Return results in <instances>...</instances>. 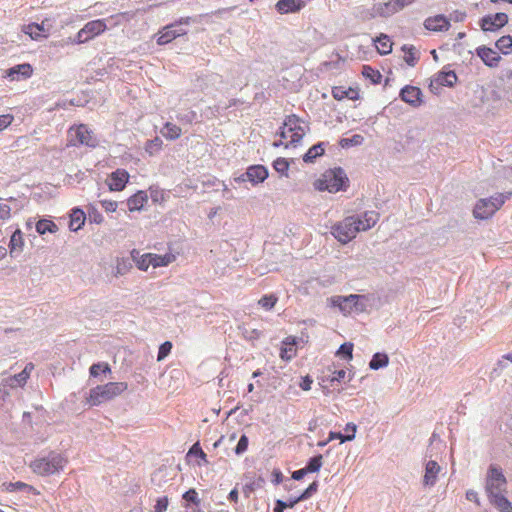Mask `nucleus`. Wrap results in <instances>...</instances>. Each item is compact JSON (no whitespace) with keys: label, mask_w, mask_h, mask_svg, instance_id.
<instances>
[{"label":"nucleus","mask_w":512,"mask_h":512,"mask_svg":"<svg viewBox=\"0 0 512 512\" xmlns=\"http://www.w3.org/2000/svg\"><path fill=\"white\" fill-rule=\"evenodd\" d=\"M318 192L336 194L346 192L350 187V179L341 166L326 169L319 178L313 182Z\"/></svg>","instance_id":"1"},{"label":"nucleus","mask_w":512,"mask_h":512,"mask_svg":"<svg viewBox=\"0 0 512 512\" xmlns=\"http://www.w3.org/2000/svg\"><path fill=\"white\" fill-rule=\"evenodd\" d=\"M68 459L62 453L51 450L47 454L38 455L30 462V469L37 475L48 477L64 470Z\"/></svg>","instance_id":"2"},{"label":"nucleus","mask_w":512,"mask_h":512,"mask_svg":"<svg viewBox=\"0 0 512 512\" xmlns=\"http://www.w3.org/2000/svg\"><path fill=\"white\" fill-rule=\"evenodd\" d=\"M202 15L199 16H186L175 19L173 22L162 27L156 36V43L160 46L167 45L173 40L185 36L189 30L187 26L192 23H198Z\"/></svg>","instance_id":"3"},{"label":"nucleus","mask_w":512,"mask_h":512,"mask_svg":"<svg viewBox=\"0 0 512 512\" xmlns=\"http://www.w3.org/2000/svg\"><path fill=\"white\" fill-rule=\"evenodd\" d=\"M366 296L362 294L335 295L327 298V305L337 308L344 316L362 313L366 310Z\"/></svg>","instance_id":"4"},{"label":"nucleus","mask_w":512,"mask_h":512,"mask_svg":"<svg viewBox=\"0 0 512 512\" xmlns=\"http://www.w3.org/2000/svg\"><path fill=\"white\" fill-rule=\"evenodd\" d=\"M511 196V192H506L478 199L473 208V216L478 220L492 218Z\"/></svg>","instance_id":"5"},{"label":"nucleus","mask_w":512,"mask_h":512,"mask_svg":"<svg viewBox=\"0 0 512 512\" xmlns=\"http://www.w3.org/2000/svg\"><path fill=\"white\" fill-rule=\"evenodd\" d=\"M359 222H356L352 216L344 218L331 226V235L342 245L348 244L356 238L359 233Z\"/></svg>","instance_id":"6"},{"label":"nucleus","mask_w":512,"mask_h":512,"mask_svg":"<svg viewBox=\"0 0 512 512\" xmlns=\"http://www.w3.org/2000/svg\"><path fill=\"white\" fill-rule=\"evenodd\" d=\"M507 478L503 469L497 464H490L487 469L485 479V492L487 495L491 493L506 492Z\"/></svg>","instance_id":"7"},{"label":"nucleus","mask_w":512,"mask_h":512,"mask_svg":"<svg viewBox=\"0 0 512 512\" xmlns=\"http://www.w3.org/2000/svg\"><path fill=\"white\" fill-rule=\"evenodd\" d=\"M458 82L457 73L450 69V64L438 71L429 83V90L434 95L440 94L441 87L454 88Z\"/></svg>","instance_id":"8"},{"label":"nucleus","mask_w":512,"mask_h":512,"mask_svg":"<svg viewBox=\"0 0 512 512\" xmlns=\"http://www.w3.org/2000/svg\"><path fill=\"white\" fill-rule=\"evenodd\" d=\"M71 144L73 146H87L95 148L99 145V139L86 124H79L71 128Z\"/></svg>","instance_id":"9"},{"label":"nucleus","mask_w":512,"mask_h":512,"mask_svg":"<svg viewBox=\"0 0 512 512\" xmlns=\"http://www.w3.org/2000/svg\"><path fill=\"white\" fill-rule=\"evenodd\" d=\"M284 126H286L288 133H291V139L285 144V148L298 147L305 136V130L301 126L302 119L296 114H290L285 117Z\"/></svg>","instance_id":"10"},{"label":"nucleus","mask_w":512,"mask_h":512,"mask_svg":"<svg viewBox=\"0 0 512 512\" xmlns=\"http://www.w3.org/2000/svg\"><path fill=\"white\" fill-rule=\"evenodd\" d=\"M509 17L505 12L486 14L479 19V26L484 32H498L508 24Z\"/></svg>","instance_id":"11"},{"label":"nucleus","mask_w":512,"mask_h":512,"mask_svg":"<svg viewBox=\"0 0 512 512\" xmlns=\"http://www.w3.org/2000/svg\"><path fill=\"white\" fill-rule=\"evenodd\" d=\"M399 98L413 108H418L424 103L422 90L409 84L400 89Z\"/></svg>","instance_id":"12"},{"label":"nucleus","mask_w":512,"mask_h":512,"mask_svg":"<svg viewBox=\"0 0 512 512\" xmlns=\"http://www.w3.org/2000/svg\"><path fill=\"white\" fill-rule=\"evenodd\" d=\"M129 180L130 174L128 171L117 168L109 174L106 184L110 192H121L126 188Z\"/></svg>","instance_id":"13"},{"label":"nucleus","mask_w":512,"mask_h":512,"mask_svg":"<svg viewBox=\"0 0 512 512\" xmlns=\"http://www.w3.org/2000/svg\"><path fill=\"white\" fill-rule=\"evenodd\" d=\"M33 66L30 63H21L6 69L3 78L9 81H21L30 78L33 75Z\"/></svg>","instance_id":"14"},{"label":"nucleus","mask_w":512,"mask_h":512,"mask_svg":"<svg viewBox=\"0 0 512 512\" xmlns=\"http://www.w3.org/2000/svg\"><path fill=\"white\" fill-rule=\"evenodd\" d=\"M269 177V170L265 165L252 164L246 168V179L252 186H258Z\"/></svg>","instance_id":"15"},{"label":"nucleus","mask_w":512,"mask_h":512,"mask_svg":"<svg viewBox=\"0 0 512 512\" xmlns=\"http://www.w3.org/2000/svg\"><path fill=\"white\" fill-rule=\"evenodd\" d=\"M311 0H278L275 10L281 15L300 12Z\"/></svg>","instance_id":"16"},{"label":"nucleus","mask_w":512,"mask_h":512,"mask_svg":"<svg viewBox=\"0 0 512 512\" xmlns=\"http://www.w3.org/2000/svg\"><path fill=\"white\" fill-rule=\"evenodd\" d=\"M475 53L481 59L484 65L489 68L497 67L502 59L499 53L486 45L478 46L475 49Z\"/></svg>","instance_id":"17"},{"label":"nucleus","mask_w":512,"mask_h":512,"mask_svg":"<svg viewBox=\"0 0 512 512\" xmlns=\"http://www.w3.org/2000/svg\"><path fill=\"white\" fill-rule=\"evenodd\" d=\"M68 217V228L71 232H78L83 228L87 220L86 212L80 206L71 208L68 212Z\"/></svg>","instance_id":"18"},{"label":"nucleus","mask_w":512,"mask_h":512,"mask_svg":"<svg viewBox=\"0 0 512 512\" xmlns=\"http://www.w3.org/2000/svg\"><path fill=\"white\" fill-rule=\"evenodd\" d=\"M25 240L24 234L21 229L16 226V229L12 232L9 242L8 251L11 258H17L24 250Z\"/></svg>","instance_id":"19"},{"label":"nucleus","mask_w":512,"mask_h":512,"mask_svg":"<svg viewBox=\"0 0 512 512\" xmlns=\"http://www.w3.org/2000/svg\"><path fill=\"white\" fill-rule=\"evenodd\" d=\"M424 28L433 32H443L449 30L451 24L450 19L444 14H437L424 20Z\"/></svg>","instance_id":"20"},{"label":"nucleus","mask_w":512,"mask_h":512,"mask_svg":"<svg viewBox=\"0 0 512 512\" xmlns=\"http://www.w3.org/2000/svg\"><path fill=\"white\" fill-rule=\"evenodd\" d=\"M329 146L328 141H319L313 144L303 155L302 161L306 164L315 163V161L325 154L326 147Z\"/></svg>","instance_id":"21"},{"label":"nucleus","mask_w":512,"mask_h":512,"mask_svg":"<svg viewBox=\"0 0 512 512\" xmlns=\"http://www.w3.org/2000/svg\"><path fill=\"white\" fill-rule=\"evenodd\" d=\"M379 213L376 211H366L362 214L353 215L356 222H359V232L367 231L374 227L379 220Z\"/></svg>","instance_id":"22"},{"label":"nucleus","mask_w":512,"mask_h":512,"mask_svg":"<svg viewBox=\"0 0 512 512\" xmlns=\"http://www.w3.org/2000/svg\"><path fill=\"white\" fill-rule=\"evenodd\" d=\"M85 399L89 407H97L102 405L103 403L110 401V399H108V396H106V393L102 388V385H97L91 388L87 393Z\"/></svg>","instance_id":"23"},{"label":"nucleus","mask_w":512,"mask_h":512,"mask_svg":"<svg viewBox=\"0 0 512 512\" xmlns=\"http://www.w3.org/2000/svg\"><path fill=\"white\" fill-rule=\"evenodd\" d=\"M245 477L247 479H250V482L244 484L242 488L246 498H249L250 494L253 493L254 491L263 488L266 483L263 474L254 473L252 475V473H248L245 475Z\"/></svg>","instance_id":"24"},{"label":"nucleus","mask_w":512,"mask_h":512,"mask_svg":"<svg viewBox=\"0 0 512 512\" xmlns=\"http://www.w3.org/2000/svg\"><path fill=\"white\" fill-rule=\"evenodd\" d=\"M440 465L435 460H429L425 465V473L423 477V485L432 487L436 484L438 474L440 472Z\"/></svg>","instance_id":"25"},{"label":"nucleus","mask_w":512,"mask_h":512,"mask_svg":"<svg viewBox=\"0 0 512 512\" xmlns=\"http://www.w3.org/2000/svg\"><path fill=\"white\" fill-rule=\"evenodd\" d=\"M504 493L505 492L491 493L487 495V497L490 504L499 512H512V503Z\"/></svg>","instance_id":"26"},{"label":"nucleus","mask_w":512,"mask_h":512,"mask_svg":"<svg viewBox=\"0 0 512 512\" xmlns=\"http://www.w3.org/2000/svg\"><path fill=\"white\" fill-rule=\"evenodd\" d=\"M83 28L84 32L87 33L90 40H92L107 30V19H95L88 21Z\"/></svg>","instance_id":"27"},{"label":"nucleus","mask_w":512,"mask_h":512,"mask_svg":"<svg viewBox=\"0 0 512 512\" xmlns=\"http://www.w3.org/2000/svg\"><path fill=\"white\" fill-rule=\"evenodd\" d=\"M331 94L335 100L341 101L344 99H349L356 101L360 99V92L358 88L348 87L345 88L343 86H334L332 88Z\"/></svg>","instance_id":"28"},{"label":"nucleus","mask_w":512,"mask_h":512,"mask_svg":"<svg viewBox=\"0 0 512 512\" xmlns=\"http://www.w3.org/2000/svg\"><path fill=\"white\" fill-rule=\"evenodd\" d=\"M148 202L147 191L137 190L127 199V206L130 212L141 211Z\"/></svg>","instance_id":"29"},{"label":"nucleus","mask_w":512,"mask_h":512,"mask_svg":"<svg viewBox=\"0 0 512 512\" xmlns=\"http://www.w3.org/2000/svg\"><path fill=\"white\" fill-rule=\"evenodd\" d=\"M346 377V371L344 369L334 370L331 374L321 377L320 385L323 388L325 395L329 393L328 386H333L335 383H341Z\"/></svg>","instance_id":"30"},{"label":"nucleus","mask_w":512,"mask_h":512,"mask_svg":"<svg viewBox=\"0 0 512 512\" xmlns=\"http://www.w3.org/2000/svg\"><path fill=\"white\" fill-rule=\"evenodd\" d=\"M130 256L136 267L141 271H147L149 266H152V253L140 254L139 250L132 249Z\"/></svg>","instance_id":"31"},{"label":"nucleus","mask_w":512,"mask_h":512,"mask_svg":"<svg viewBox=\"0 0 512 512\" xmlns=\"http://www.w3.org/2000/svg\"><path fill=\"white\" fill-rule=\"evenodd\" d=\"M35 230L40 236H43L46 233L55 234L59 228L51 218L44 216L35 223Z\"/></svg>","instance_id":"32"},{"label":"nucleus","mask_w":512,"mask_h":512,"mask_svg":"<svg viewBox=\"0 0 512 512\" xmlns=\"http://www.w3.org/2000/svg\"><path fill=\"white\" fill-rule=\"evenodd\" d=\"M107 374H112L111 366L108 362H96L89 367L90 377L95 378L101 382L103 381V376L105 377Z\"/></svg>","instance_id":"33"},{"label":"nucleus","mask_w":512,"mask_h":512,"mask_svg":"<svg viewBox=\"0 0 512 512\" xmlns=\"http://www.w3.org/2000/svg\"><path fill=\"white\" fill-rule=\"evenodd\" d=\"M373 43L377 52L382 56L388 55L392 52V42L387 34L380 33L373 39Z\"/></svg>","instance_id":"34"},{"label":"nucleus","mask_w":512,"mask_h":512,"mask_svg":"<svg viewBox=\"0 0 512 512\" xmlns=\"http://www.w3.org/2000/svg\"><path fill=\"white\" fill-rule=\"evenodd\" d=\"M374 10L376 11V15L387 18L390 17L396 13H398L400 10L397 8L393 0H389L387 2L381 3H374Z\"/></svg>","instance_id":"35"},{"label":"nucleus","mask_w":512,"mask_h":512,"mask_svg":"<svg viewBox=\"0 0 512 512\" xmlns=\"http://www.w3.org/2000/svg\"><path fill=\"white\" fill-rule=\"evenodd\" d=\"M22 31L29 35L31 39L38 40L40 37H47L48 32L44 28V23L31 22L23 26Z\"/></svg>","instance_id":"36"},{"label":"nucleus","mask_w":512,"mask_h":512,"mask_svg":"<svg viewBox=\"0 0 512 512\" xmlns=\"http://www.w3.org/2000/svg\"><path fill=\"white\" fill-rule=\"evenodd\" d=\"M28 380L27 371H20L8 378L2 380L3 386H8L11 389H15L17 387H24Z\"/></svg>","instance_id":"37"},{"label":"nucleus","mask_w":512,"mask_h":512,"mask_svg":"<svg viewBox=\"0 0 512 512\" xmlns=\"http://www.w3.org/2000/svg\"><path fill=\"white\" fill-rule=\"evenodd\" d=\"M102 388L104 389L106 396H108V399L112 400L116 396L122 394L125 390H127L128 385L126 382H108L106 384L102 385Z\"/></svg>","instance_id":"38"},{"label":"nucleus","mask_w":512,"mask_h":512,"mask_svg":"<svg viewBox=\"0 0 512 512\" xmlns=\"http://www.w3.org/2000/svg\"><path fill=\"white\" fill-rule=\"evenodd\" d=\"M401 51L404 53V61L409 67H414L420 59L416 47L411 44H404L401 46Z\"/></svg>","instance_id":"39"},{"label":"nucleus","mask_w":512,"mask_h":512,"mask_svg":"<svg viewBox=\"0 0 512 512\" xmlns=\"http://www.w3.org/2000/svg\"><path fill=\"white\" fill-rule=\"evenodd\" d=\"M149 196L154 204H163L169 198L170 191L162 189L159 185H151L148 188Z\"/></svg>","instance_id":"40"},{"label":"nucleus","mask_w":512,"mask_h":512,"mask_svg":"<svg viewBox=\"0 0 512 512\" xmlns=\"http://www.w3.org/2000/svg\"><path fill=\"white\" fill-rule=\"evenodd\" d=\"M388 364L389 356L386 352H375L369 361V369L377 371L387 367Z\"/></svg>","instance_id":"41"},{"label":"nucleus","mask_w":512,"mask_h":512,"mask_svg":"<svg viewBox=\"0 0 512 512\" xmlns=\"http://www.w3.org/2000/svg\"><path fill=\"white\" fill-rule=\"evenodd\" d=\"M160 133L167 140L174 141L181 136L182 131L181 128L176 124L167 121L161 128Z\"/></svg>","instance_id":"42"},{"label":"nucleus","mask_w":512,"mask_h":512,"mask_svg":"<svg viewBox=\"0 0 512 512\" xmlns=\"http://www.w3.org/2000/svg\"><path fill=\"white\" fill-rule=\"evenodd\" d=\"M182 499L184 501V508L186 510L190 509L191 506H201V499L199 498L198 492L196 491L195 488H190L186 490L182 494Z\"/></svg>","instance_id":"43"},{"label":"nucleus","mask_w":512,"mask_h":512,"mask_svg":"<svg viewBox=\"0 0 512 512\" xmlns=\"http://www.w3.org/2000/svg\"><path fill=\"white\" fill-rule=\"evenodd\" d=\"M293 159H287L284 157H277L272 162L273 169L280 175V177H289L290 163Z\"/></svg>","instance_id":"44"},{"label":"nucleus","mask_w":512,"mask_h":512,"mask_svg":"<svg viewBox=\"0 0 512 512\" xmlns=\"http://www.w3.org/2000/svg\"><path fill=\"white\" fill-rule=\"evenodd\" d=\"M362 75L365 79L369 80L371 84L377 85L382 81V74L376 68L370 65H364L362 68Z\"/></svg>","instance_id":"45"},{"label":"nucleus","mask_w":512,"mask_h":512,"mask_svg":"<svg viewBox=\"0 0 512 512\" xmlns=\"http://www.w3.org/2000/svg\"><path fill=\"white\" fill-rule=\"evenodd\" d=\"M323 466V455L317 453L312 457L308 458L304 468L308 472V474L317 473Z\"/></svg>","instance_id":"46"},{"label":"nucleus","mask_w":512,"mask_h":512,"mask_svg":"<svg viewBox=\"0 0 512 512\" xmlns=\"http://www.w3.org/2000/svg\"><path fill=\"white\" fill-rule=\"evenodd\" d=\"M133 260L130 257L117 258V265L114 275L116 277L123 276L128 273L133 267Z\"/></svg>","instance_id":"47"},{"label":"nucleus","mask_w":512,"mask_h":512,"mask_svg":"<svg viewBox=\"0 0 512 512\" xmlns=\"http://www.w3.org/2000/svg\"><path fill=\"white\" fill-rule=\"evenodd\" d=\"M496 48L503 55H510L512 53V36L503 35L495 42Z\"/></svg>","instance_id":"48"},{"label":"nucleus","mask_w":512,"mask_h":512,"mask_svg":"<svg viewBox=\"0 0 512 512\" xmlns=\"http://www.w3.org/2000/svg\"><path fill=\"white\" fill-rule=\"evenodd\" d=\"M226 111L227 107L225 106V104L223 105L221 103H218L213 106L206 107L202 112V116H204L207 119H212L224 115Z\"/></svg>","instance_id":"49"},{"label":"nucleus","mask_w":512,"mask_h":512,"mask_svg":"<svg viewBox=\"0 0 512 512\" xmlns=\"http://www.w3.org/2000/svg\"><path fill=\"white\" fill-rule=\"evenodd\" d=\"M376 11L374 10V5L371 8H366L364 6H359L354 11V16L356 19L360 21H369L377 17Z\"/></svg>","instance_id":"50"},{"label":"nucleus","mask_w":512,"mask_h":512,"mask_svg":"<svg viewBox=\"0 0 512 512\" xmlns=\"http://www.w3.org/2000/svg\"><path fill=\"white\" fill-rule=\"evenodd\" d=\"M175 256L171 253H166L163 255L152 253V266L154 268L158 267H166L172 261H174Z\"/></svg>","instance_id":"51"},{"label":"nucleus","mask_w":512,"mask_h":512,"mask_svg":"<svg viewBox=\"0 0 512 512\" xmlns=\"http://www.w3.org/2000/svg\"><path fill=\"white\" fill-rule=\"evenodd\" d=\"M163 146V141L159 136H155L152 139H149L146 141L144 150L147 154L150 156H153L154 154L158 153Z\"/></svg>","instance_id":"52"},{"label":"nucleus","mask_w":512,"mask_h":512,"mask_svg":"<svg viewBox=\"0 0 512 512\" xmlns=\"http://www.w3.org/2000/svg\"><path fill=\"white\" fill-rule=\"evenodd\" d=\"M353 348L352 342H344L337 349L336 356L345 361H351L353 358Z\"/></svg>","instance_id":"53"},{"label":"nucleus","mask_w":512,"mask_h":512,"mask_svg":"<svg viewBox=\"0 0 512 512\" xmlns=\"http://www.w3.org/2000/svg\"><path fill=\"white\" fill-rule=\"evenodd\" d=\"M239 330L243 338L247 341H256L263 335L262 331L250 328L246 324L239 326Z\"/></svg>","instance_id":"54"},{"label":"nucleus","mask_w":512,"mask_h":512,"mask_svg":"<svg viewBox=\"0 0 512 512\" xmlns=\"http://www.w3.org/2000/svg\"><path fill=\"white\" fill-rule=\"evenodd\" d=\"M364 142V137L360 134H354L349 138H341L339 140V145L343 149H348L350 147L360 146Z\"/></svg>","instance_id":"55"},{"label":"nucleus","mask_w":512,"mask_h":512,"mask_svg":"<svg viewBox=\"0 0 512 512\" xmlns=\"http://www.w3.org/2000/svg\"><path fill=\"white\" fill-rule=\"evenodd\" d=\"M87 219L91 224H101L104 221V217L101 212L97 209L94 204H89L87 206Z\"/></svg>","instance_id":"56"},{"label":"nucleus","mask_w":512,"mask_h":512,"mask_svg":"<svg viewBox=\"0 0 512 512\" xmlns=\"http://www.w3.org/2000/svg\"><path fill=\"white\" fill-rule=\"evenodd\" d=\"M278 302V296L274 293L264 294L258 304L266 311L272 310Z\"/></svg>","instance_id":"57"},{"label":"nucleus","mask_w":512,"mask_h":512,"mask_svg":"<svg viewBox=\"0 0 512 512\" xmlns=\"http://www.w3.org/2000/svg\"><path fill=\"white\" fill-rule=\"evenodd\" d=\"M299 502H302L299 496H290L287 500L275 499L274 504L278 506L282 511L286 509L294 508Z\"/></svg>","instance_id":"58"},{"label":"nucleus","mask_w":512,"mask_h":512,"mask_svg":"<svg viewBox=\"0 0 512 512\" xmlns=\"http://www.w3.org/2000/svg\"><path fill=\"white\" fill-rule=\"evenodd\" d=\"M319 488V481L314 480L311 482L307 488H305L298 496L301 501H306L310 499L314 494L317 493Z\"/></svg>","instance_id":"59"},{"label":"nucleus","mask_w":512,"mask_h":512,"mask_svg":"<svg viewBox=\"0 0 512 512\" xmlns=\"http://www.w3.org/2000/svg\"><path fill=\"white\" fill-rule=\"evenodd\" d=\"M339 440L341 443L350 442L354 440L353 434L343 433L341 431H329L328 441Z\"/></svg>","instance_id":"60"},{"label":"nucleus","mask_w":512,"mask_h":512,"mask_svg":"<svg viewBox=\"0 0 512 512\" xmlns=\"http://www.w3.org/2000/svg\"><path fill=\"white\" fill-rule=\"evenodd\" d=\"M177 119L185 124H192L199 122L198 114L194 110L185 111L177 115Z\"/></svg>","instance_id":"61"},{"label":"nucleus","mask_w":512,"mask_h":512,"mask_svg":"<svg viewBox=\"0 0 512 512\" xmlns=\"http://www.w3.org/2000/svg\"><path fill=\"white\" fill-rule=\"evenodd\" d=\"M187 456H194L196 458L201 459L204 462V464L208 463L207 455L205 454V452L201 448V445H200L199 442L194 443L190 447V449H189V451L187 453Z\"/></svg>","instance_id":"62"},{"label":"nucleus","mask_w":512,"mask_h":512,"mask_svg":"<svg viewBox=\"0 0 512 512\" xmlns=\"http://www.w3.org/2000/svg\"><path fill=\"white\" fill-rule=\"evenodd\" d=\"M248 446H249V438L246 434L243 433V434H241V436L238 440V443L234 447L235 455H237V456L243 455L247 451Z\"/></svg>","instance_id":"63"},{"label":"nucleus","mask_w":512,"mask_h":512,"mask_svg":"<svg viewBox=\"0 0 512 512\" xmlns=\"http://www.w3.org/2000/svg\"><path fill=\"white\" fill-rule=\"evenodd\" d=\"M173 348V344L171 341H164L159 345L157 352V361L164 360L170 353Z\"/></svg>","instance_id":"64"}]
</instances>
